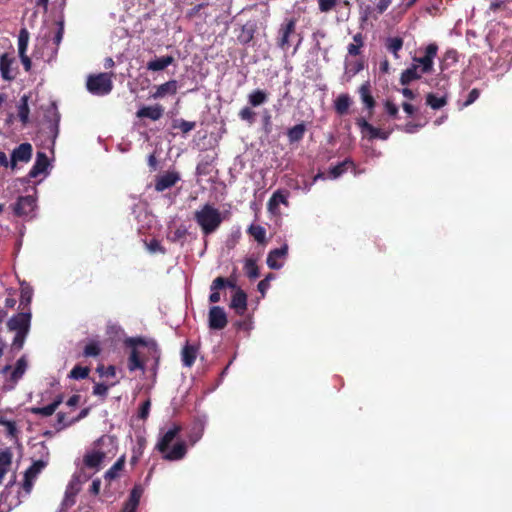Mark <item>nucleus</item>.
Segmentation results:
<instances>
[{"label": "nucleus", "mask_w": 512, "mask_h": 512, "mask_svg": "<svg viewBox=\"0 0 512 512\" xmlns=\"http://www.w3.org/2000/svg\"><path fill=\"white\" fill-rule=\"evenodd\" d=\"M125 345L131 348L128 358L129 371L143 370L145 363L140 357L137 347H146L152 357L158 359L160 356V349L154 339H147L144 337H130L125 340Z\"/></svg>", "instance_id": "nucleus-1"}, {"label": "nucleus", "mask_w": 512, "mask_h": 512, "mask_svg": "<svg viewBox=\"0 0 512 512\" xmlns=\"http://www.w3.org/2000/svg\"><path fill=\"white\" fill-rule=\"evenodd\" d=\"M182 427L178 424H173L171 428L166 431L156 444V449L163 454V458L168 461H177L185 457L187 447L185 442H177L172 449H170L171 442L181 432Z\"/></svg>", "instance_id": "nucleus-2"}, {"label": "nucleus", "mask_w": 512, "mask_h": 512, "mask_svg": "<svg viewBox=\"0 0 512 512\" xmlns=\"http://www.w3.org/2000/svg\"><path fill=\"white\" fill-rule=\"evenodd\" d=\"M31 317L32 315L30 311H23L13 315L7 321L8 330L16 333L12 341V348L17 351L23 348L25 340L29 334Z\"/></svg>", "instance_id": "nucleus-3"}, {"label": "nucleus", "mask_w": 512, "mask_h": 512, "mask_svg": "<svg viewBox=\"0 0 512 512\" xmlns=\"http://www.w3.org/2000/svg\"><path fill=\"white\" fill-rule=\"evenodd\" d=\"M194 220L204 235L214 233L221 225L223 218L221 212L211 204L203 205L194 212Z\"/></svg>", "instance_id": "nucleus-4"}, {"label": "nucleus", "mask_w": 512, "mask_h": 512, "mask_svg": "<svg viewBox=\"0 0 512 512\" xmlns=\"http://www.w3.org/2000/svg\"><path fill=\"white\" fill-rule=\"evenodd\" d=\"M113 74L99 73L89 75L86 82L87 90L97 96H104L109 94L113 89Z\"/></svg>", "instance_id": "nucleus-5"}, {"label": "nucleus", "mask_w": 512, "mask_h": 512, "mask_svg": "<svg viewBox=\"0 0 512 512\" xmlns=\"http://www.w3.org/2000/svg\"><path fill=\"white\" fill-rule=\"evenodd\" d=\"M297 19L286 18L279 26L277 31L276 44L283 50L287 51L290 47V38L296 34Z\"/></svg>", "instance_id": "nucleus-6"}, {"label": "nucleus", "mask_w": 512, "mask_h": 512, "mask_svg": "<svg viewBox=\"0 0 512 512\" xmlns=\"http://www.w3.org/2000/svg\"><path fill=\"white\" fill-rule=\"evenodd\" d=\"M356 125L361 131L362 138L369 141H373L375 139L387 140L390 136V131H384L380 128L374 127L363 117L356 119Z\"/></svg>", "instance_id": "nucleus-7"}, {"label": "nucleus", "mask_w": 512, "mask_h": 512, "mask_svg": "<svg viewBox=\"0 0 512 512\" xmlns=\"http://www.w3.org/2000/svg\"><path fill=\"white\" fill-rule=\"evenodd\" d=\"M438 46L435 43H430L425 49L423 57H414V62L418 63L419 70L423 74L432 72L434 65V58L437 56Z\"/></svg>", "instance_id": "nucleus-8"}, {"label": "nucleus", "mask_w": 512, "mask_h": 512, "mask_svg": "<svg viewBox=\"0 0 512 512\" xmlns=\"http://www.w3.org/2000/svg\"><path fill=\"white\" fill-rule=\"evenodd\" d=\"M46 465H47V463L45 461L37 460V461L33 462V464L26 469V471L24 473L23 484H22V487L26 493L29 494L31 492L35 479L37 478L39 473L42 471V469L46 467Z\"/></svg>", "instance_id": "nucleus-9"}, {"label": "nucleus", "mask_w": 512, "mask_h": 512, "mask_svg": "<svg viewBox=\"0 0 512 512\" xmlns=\"http://www.w3.org/2000/svg\"><path fill=\"white\" fill-rule=\"evenodd\" d=\"M14 64L15 58L8 53H3L0 56V74L3 80L11 82L16 78L18 68Z\"/></svg>", "instance_id": "nucleus-10"}, {"label": "nucleus", "mask_w": 512, "mask_h": 512, "mask_svg": "<svg viewBox=\"0 0 512 512\" xmlns=\"http://www.w3.org/2000/svg\"><path fill=\"white\" fill-rule=\"evenodd\" d=\"M33 148L28 142L20 144L11 153L10 166L15 169L18 162L28 163L32 157Z\"/></svg>", "instance_id": "nucleus-11"}, {"label": "nucleus", "mask_w": 512, "mask_h": 512, "mask_svg": "<svg viewBox=\"0 0 512 512\" xmlns=\"http://www.w3.org/2000/svg\"><path fill=\"white\" fill-rule=\"evenodd\" d=\"M209 327L214 330H222L226 327L228 320L224 309L220 306H212L208 314Z\"/></svg>", "instance_id": "nucleus-12"}, {"label": "nucleus", "mask_w": 512, "mask_h": 512, "mask_svg": "<svg viewBox=\"0 0 512 512\" xmlns=\"http://www.w3.org/2000/svg\"><path fill=\"white\" fill-rule=\"evenodd\" d=\"M36 206V200L33 196H20L13 206V212L16 216H27L33 212Z\"/></svg>", "instance_id": "nucleus-13"}, {"label": "nucleus", "mask_w": 512, "mask_h": 512, "mask_svg": "<svg viewBox=\"0 0 512 512\" xmlns=\"http://www.w3.org/2000/svg\"><path fill=\"white\" fill-rule=\"evenodd\" d=\"M230 308L239 316H243L247 311V294L241 288H237L230 302Z\"/></svg>", "instance_id": "nucleus-14"}, {"label": "nucleus", "mask_w": 512, "mask_h": 512, "mask_svg": "<svg viewBox=\"0 0 512 512\" xmlns=\"http://www.w3.org/2000/svg\"><path fill=\"white\" fill-rule=\"evenodd\" d=\"M359 94H360V98H361V101L363 102L364 106L366 107V109L369 111V117H371L372 113H373V109L375 108L376 106V101L371 93V85H370V82L369 81H366L364 82L360 87H359Z\"/></svg>", "instance_id": "nucleus-15"}, {"label": "nucleus", "mask_w": 512, "mask_h": 512, "mask_svg": "<svg viewBox=\"0 0 512 512\" xmlns=\"http://www.w3.org/2000/svg\"><path fill=\"white\" fill-rule=\"evenodd\" d=\"M179 180L180 176L177 172H167L156 179L155 190L163 192L164 190L173 187Z\"/></svg>", "instance_id": "nucleus-16"}, {"label": "nucleus", "mask_w": 512, "mask_h": 512, "mask_svg": "<svg viewBox=\"0 0 512 512\" xmlns=\"http://www.w3.org/2000/svg\"><path fill=\"white\" fill-rule=\"evenodd\" d=\"M288 253V246L284 245L280 248L271 250L267 256V265L270 269H280L283 263L279 262V259L285 258Z\"/></svg>", "instance_id": "nucleus-17"}, {"label": "nucleus", "mask_w": 512, "mask_h": 512, "mask_svg": "<svg viewBox=\"0 0 512 512\" xmlns=\"http://www.w3.org/2000/svg\"><path fill=\"white\" fill-rule=\"evenodd\" d=\"M144 493V488L141 484H135L132 488L128 500L125 502L123 508L130 512H136L140 499Z\"/></svg>", "instance_id": "nucleus-18"}, {"label": "nucleus", "mask_w": 512, "mask_h": 512, "mask_svg": "<svg viewBox=\"0 0 512 512\" xmlns=\"http://www.w3.org/2000/svg\"><path fill=\"white\" fill-rule=\"evenodd\" d=\"M163 113V106L155 104L153 106H143L137 111L136 115L138 118H149L153 121H157L163 116Z\"/></svg>", "instance_id": "nucleus-19"}, {"label": "nucleus", "mask_w": 512, "mask_h": 512, "mask_svg": "<svg viewBox=\"0 0 512 512\" xmlns=\"http://www.w3.org/2000/svg\"><path fill=\"white\" fill-rule=\"evenodd\" d=\"M49 165V160L44 152H37L36 161L28 173L29 178H36L45 172Z\"/></svg>", "instance_id": "nucleus-20"}, {"label": "nucleus", "mask_w": 512, "mask_h": 512, "mask_svg": "<svg viewBox=\"0 0 512 512\" xmlns=\"http://www.w3.org/2000/svg\"><path fill=\"white\" fill-rule=\"evenodd\" d=\"M178 90V83L176 80H169L156 88L151 97L154 99L163 98L166 95H175Z\"/></svg>", "instance_id": "nucleus-21"}, {"label": "nucleus", "mask_w": 512, "mask_h": 512, "mask_svg": "<svg viewBox=\"0 0 512 512\" xmlns=\"http://www.w3.org/2000/svg\"><path fill=\"white\" fill-rule=\"evenodd\" d=\"M26 369H27L26 358H25V356H21L17 360L15 368L10 375L9 380L12 382V385L9 387V390L13 389L15 384L23 377Z\"/></svg>", "instance_id": "nucleus-22"}, {"label": "nucleus", "mask_w": 512, "mask_h": 512, "mask_svg": "<svg viewBox=\"0 0 512 512\" xmlns=\"http://www.w3.org/2000/svg\"><path fill=\"white\" fill-rule=\"evenodd\" d=\"M421 74L419 66L414 63L401 73L400 83L403 86L409 85L412 81L420 79Z\"/></svg>", "instance_id": "nucleus-23"}, {"label": "nucleus", "mask_w": 512, "mask_h": 512, "mask_svg": "<svg viewBox=\"0 0 512 512\" xmlns=\"http://www.w3.org/2000/svg\"><path fill=\"white\" fill-rule=\"evenodd\" d=\"M13 454L9 448L0 450V484L12 464Z\"/></svg>", "instance_id": "nucleus-24"}, {"label": "nucleus", "mask_w": 512, "mask_h": 512, "mask_svg": "<svg viewBox=\"0 0 512 512\" xmlns=\"http://www.w3.org/2000/svg\"><path fill=\"white\" fill-rule=\"evenodd\" d=\"M174 58L170 55L155 58L147 63V69L150 71H161L173 64Z\"/></svg>", "instance_id": "nucleus-25"}, {"label": "nucleus", "mask_w": 512, "mask_h": 512, "mask_svg": "<svg viewBox=\"0 0 512 512\" xmlns=\"http://www.w3.org/2000/svg\"><path fill=\"white\" fill-rule=\"evenodd\" d=\"M79 489L76 484L70 482L66 488L64 499L61 503V510H67L75 504V497Z\"/></svg>", "instance_id": "nucleus-26"}, {"label": "nucleus", "mask_w": 512, "mask_h": 512, "mask_svg": "<svg viewBox=\"0 0 512 512\" xmlns=\"http://www.w3.org/2000/svg\"><path fill=\"white\" fill-rule=\"evenodd\" d=\"M351 105V98L348 94H340L334 101V109L337 114L343 116L349 111Z\"/></svg>", "instance_id": "nucleus-27"}, {"label": "nucleus", "mask_w": 512, "mask_h": 512, "mask_svg": "<svg viewBox=\"0 0 512 512\" xmlns=\"http://www.w3.org/2000/svg\"><path fill=\"white\" fill-rule=\"evenodd\" d=\"M306 125L302 122L287 130V138L289 143L293 144L303 139L306 133Z\"/></svg>", "instance_id": "nucleus-28"}, {"label": "nucleus", "mask_w": 512, "mask_h": 512, "mask_svg": "<svg viewBox=\"0 0 512 512\" xmlns=\"http://www.w3.org/2000/svg\"><path fill=\"white\" fill-rule=\"evenodd\" d=\"M181 356L183 365L186 367H191L197 358V348L193 345L186 344L182 348Z\"/></svg>", "instance_id": "nucleus-29"}, {"label": "nucleus", "mask_w": 512, "mask_h": 512, "mask_svg": "<svg viewBox=\"0 0 512 512\" xmlns=\"http://www.w3.org/2000/svg\"><path fill=\"white\" fill-rule=\"evenodd\" d=\"M105 453L101 451H93L84 456L83 462L88 468H98L105 458Z\"/></svg>", "instance_id": "nucleus-30"}, {"label": "nucleus", "mask_w": 512, "mask_h": 512, "mask_svg": "<svg viewBox=\"0 0 512 512\" xmlns=\"http://www.w3.org/2000/svg\"><path fill=\"white\" fill-rule=\"evenodd\" d=\"M349 167L354 168V162L351 159L347 158L329 169L330 178L337 179L338 177L343 175Z\"/></svg>", "instance_id": "nucleus-31"}, {"label": "nucleus", "mask_w": 512, "mask_h": 512, "mask_svg": "<svg viewBox=\"0 0 512 512\" xmlns=\"http://www.w3.org/2000/svg\"><path fill=\"white\" fill-rule=\"evenodd\" d=\"M204 432V422L201 420L194 421L190 431L188 433V439L191 445H194L197 441H199Z\"/></svg>", "instance_id": "nucleus-32"}, {"label": "nucleus", "mask_w": 512, "mask_h": 512, "mask_svg": "<svg viewBox=\"0 0 512 512\" xmlns=\"http://www.w3.org/2000/svg\"><path fill=\"white\" fill-rule=\"evenodd\" d=\"M404 41L401 37H389L385 42L386 49L393 54L395 59H399V51L402 49Z\"/></svg>", "instance_id": "nucleus-33"}, {"label": "nucleus", "mask_w": 512, "mask_h": 512, "mask_svg": "<svg viewBox=\"0 0 512 512\" xmlns=\"http://www.w3.org/2000/svg\"><path fill=\"white\" fill-rule=\"evenodd\" d=\"M267 100H268V93L266 91H264V90H261V89L253 90L248 95V103L252 107H258V106L266 103Z\"/></svg>", "instance_id": "nucleus-34"}, {"label": "nucleus", "mask_w": 512, "mask_h": 512, "mask_svg": "<svg viewBox=\"0 0 512 512\" xmlns=\"http://www.w3.org/2000/svg\"><path fill=\"white\" fill-rule=\"evenodd\" d=\"M125 465V456H121L106 472L105 479L106 480H114L119 476V472L123 470Z\"/></svg>", "instance_id": "nucleus-35"}, {"label": "nucleus", "mask_w": 512, "mask_h": 512, "mask_svg": "<svg viewBox=\"0 0 512 512\" xmlns=\"http://www.w3.org/2000/svg\"><path fill=\"white\" fill-rule=\"evenodd\" d=\"M279 204L288 205V200H287V194L283 193L280 190H277L276 192L273 193V195L271 196V198L268 201V209L270 211H273L274 209H276L279 206Z\"/></svg>", "instance_id": "nucleus-36"}, {"label": "nucleus", "mask_w": 512, "mask_h": 512, "mask_svg": "<svg viewBox=\"0 0 512 512\" xmlns=\"http://www.w3.org/2000/svg\"><path fill=\"white\" fill-rule=\"evenodd\" d=\"M29 97L27 95H23L20 99V103L18 105V117L22 124H26L29 118V105H28Z\"/></svg>", "instance_id": "nucleus-37"}, {"label": "nucleus", "mask_w": 512, "mask_h": 512, "mask_svg": "<svg viewBox=\"0 0 512 512\" xmlns=\"http://www.w3.org/2000/svg\"><path fill=\"white\" fill-rule=\"evenodd\" d=\"M244 271L246 276L251 280H254L260 276V271L256 260L252 258L246 259L244 264Z\"/></svg>", "instance_id": "nucleus-38"}, {"label": "nucleus", "mask_w": 512, "mask_h": 512, "mask_svg": "<svg viewBox=\"0 0 512 512\" xmlns=\"http://www.w3.org/2000/svg\"><path fill=\"white\" fill-rule=\"evenodd\" d=\"M256 31L255 25L251 24H245L242 26L241 33L238 36V40L242 44H248L250 43L253 38Z\"/></svg>", "instance_id": "nucleus-39"}, {"label": "nucleus", "mask_w": 512, "mask_h": 512, "mask_svg": "<svg viewBox=\"0 0 512 512\" xmlns=\"http://www.w3.org/2000/svg\"><path fill=\"white\" fill-rule=\"evenodd\" d=\"M353 43H350L347 47L348 54L350 56H357L361 53V48L364 46L363 36L361 33H357L353 36Z\"/></svg>", "instance_id": "nucleus-40"}, {"label": "nucleus", "mask_w": 512, "mask_h": 512, "mask_svg": "<svg viewBox=\"0 0 512 512\" xmlns=\"http://www.w3.org/2000/svg\"><path fill=\"white\" fill-rule=\"evenodd\" d=\"M426 104L434 110L440 109L447 104V97H438L433 93H428L426 96Z\"/></svg>", "instance_id": "nucleus-41"}, {"label": "nucleus", "mask_w": 512, "mask_h": 512, "mask_svg": "<svg viewBox=\"0 0 512 512\" xmlns=\"http://www.w3.org/2000/svg\"><path fill=\"white\" fill-rule=\"evenodd\" d=\"M247 232L260 244H263L266 240V230L260 225H250Z\"/></svg>", "instance_id": "nucleus-42"}, {"label": "nucleus", "mask_w": 512, "mask_h": 512, "mask_svg": "<svg viewBox=\"0 0 512 512\" xmlns=\"http://www.w3.org/2000/svg\"><path fill=\"white\" fill-rule=\"evenodd\" d=\"M363 69H364V61L363 60L347 62L346 63L345 75L348 76V81L351 78H353L355 75H357Z\"/></svg>", "instance_id": "nucleus-43"}, {"label": "nucleus", "mask_w": 512, "mask_h": 512, "mask_svg": "<svg viewBox=\"0 0 512 512\" xmlns=\"http://www.w3.org/2000/svg\"><path fill=\"white\" fill-rule=\"evenodd\" d=\"M0 425L6 428V434L8 437L12 439H16L18 437L19 430L15 421L7 420L6 418L0 416Z\"/></svg>", "instance_id": "nucleus-44"}, {"label": "nucleus", "mask_w": 512, "mask_h": 512, "mask_svg": "<svg viewBox=\"0 0 512 512\" xmlns=\"http://www.w3.org/2000/svg\"><path fill=\"white\" fill-rule=\"evenodd\" d=\"M102 349L100 346V343L95 340L89 341L83 350V356L84 357H97L100 355Z\"/></svg>", "instance_id": "nucleus-45"}, {"label": "nucleus", "mask_w": 512, "mask_h": 512, "mask_svg": "<svg viewBox=\"0 0 512 512\" xmlns=\"http://www.w3.org/2000/svg\"><path fill=\"white\" fill-rule=\"evenodd\" d=\"M237 289L236 280L232 278L216 277L213 280V289H224V288Z\"/></svg>", "instance_id": "nucleus-46"}, {"label": "nucleus", "mask_w": 512, "mask_h": 512, "mask_svg": "<svg viewBox=\"0 0 512 512\" xmlns=\"http://www.w3.org/2000/svg\"><path fill=\"white\" fill-rule=\"evenodd\" d=\"M90 368L76 365L69 373V378L74 380L86 379L89 375Z\"/></svg>", "instance_id": "nucleus-47"}, {"label": "nucleus", "mask_w": 512, "mask_h": 512, "mask_svg": "<svg viewBox=\"0 0 512 512\" xmlns=\"http://www.w3.org/2000/svg\"><path fill=\"white\" fill-rule=\"evenodd\" d=\"M29 42V32L23 28L19 32L18 36V53L25 54L27 52Z\"/></svg>", "instance_id": "nucleus-48"}, {"label": "nucleus", "mask_w": 512, "mask_h": 512, "mask_svg": "<svg viewBox=\"0 0 512 512\" xmlns=\"http://www.w3.org/2000/svg\"><path fill=\"white\" fill-rule=\"evenodd\" d=\"M172 126L173 128H179L183 134H187L196 127V122L179 119L175 120Z\"/></svg>", "instance_id": "nucleus-49"}, {"label": "nucleus", "mask_w": 512, "mask_h": 512, "mask_svg": "<svg viewBox=\"0 0 512 512\" xmlns=\"http://www.w3.org/2000/svg\"><path fill=\"white\" fill-rule=\"evenodd\" d=\"M238 116L241 120L253 124L255 122L256 112H254L251 107L245 106L239 111Z\"/></svg>", "instance_id": "nucleus-50"}, {"label": "nucleus", "mask_w": 512, "mask_h": 512, "mask_svg": "<svg viewBox=\"0 0 512 512\" xmlns=\"http://www.w3.org/2000/svg\"><path fill=\"white\" fill-rule=\"evenodd\" d=\"M317 2L320 12L328 13L336 8L339 0H317Z\"/></svg>", "instance_id": "nucleus-51"}, {"label": "nucleus", "mask_w": 512, "mask_h": 512, "mask_svg": "<svg viewBox=\"0 0 512 512\" xmlns=\"http://www.w3.org/2000/svg\"><path fill=\"white\" fill-rule=\"evenodd\" d=\"M55 411L54 406H51L50 404L44 407L31 408V413L45 417L51 416Z\"/></svg>", "instance_id": "nucleus-52"}, {"label": "nucleus", "mask_w": 512, "mask_h": 512, "mask_svg": "<svg viewBox=\"0 0 512 512\" xmlns=\"http://www.w3.org/2000/svg\"><path fill=\"white\" fill-rule=\"evenodd\" d=\"M109 386L104 383H96L93 387V394L101 397L104 401L108 395Z\"/></svg>", "instance_id": "nucleus-53"}, {"label": "nucleus", "mask_w": 512, "mask_h": 512, "mask_svg": "<svg viewBox=\"0 0 512 512\" xmlns=\"http://www.w3.org/2000/svg\"><path fill=\"white\" fill-rule=\"evenodd\" d=\"M274 279V274L273 273H269L268 275H266V277L264 279H262L258 285H257V289L258 291L262 294V296L265 295L266 291L268 290V288L270 287V281Z\"/></svg>", "instance_id": "nucleus-54"}, {"label": "nucleus", "mask_w": 512, "mask_h": 512, "mask_svg": "<svg viewBox=\"0 0 512 512\" xmlns=\"http://www.w3.org/2000/svg\"><path fill=\"white\" fill-rule=\"evenodd\" d=\"M384 107H385L386 113L390 117H392L393 119H396L398 117L399 110L395 103H393L390 100H386L384 103Z\"/></svg>", "instance_id": "nucleus-55"}, {"label": "nucleus", "mask_w": 512, "mask_h": 512, "mask_svg": "<svg viewBox=\"0 0 512 512\" xmlns=\"http://www.w3.org/2000/svg\"><path fill=\"white\" fill-rule=\"evenodd\" d=\"M73 423H70V421H66V414L63 413V412H59L57 414V424L55 426L56 430L57 431H60L70 425H72Z\"/></svg>", "instance_id": "nucleus-56"}, {"label": "nucleus", "mask_w": 512, "mask_h": 512, "mask_svg": "<svg viewBox=\"0 0 512 512\" xmlns=\"http://www.w3.org/2000/svg\"><path fill=\"white\" fill-rule=\"evenodd\" d=\"M150 407H151V401L149 399H147L146 401H144L141 404V406L139 408V412H138V417L140 419L145 420L149 415Z\"/></svg>", "instance_id": "nucleus-57"}, {"label": "nucleus", "mask_w": 512, "mask_h": 512, "mask_svg": "<svg viewBox=\"0 0 512 512\" xmlns=\"http://www.w3.org/2000/svg\"><path fill=\"white\" fill-rule=\"evenodd\" d=\"M147 247H148V250L152 253H155V252L164 253L165 252V249L162 247L161 243L156 239H152L147 244Z\"/></svg>", "instance_id": "nucleus-58"}, {"label": "nucleus", "mask_w": 512, "mask_h": 512, "mask_svg": "<svg viewBox=\"0 0 512 512\" xmlns=\"http://www.w3.org/2000/svg\"><path fill=\"white\" fill-rule=\"evenodd\" d=\"M391 4L392 0H378L375 6V10L378 14H383Z\"/></svg>", "instance_id": "nucleus-59"}, {"label": "nucleus", "mask_w": 512, "mask_h": 512, "mask_svg": "<svg viewBox=\"0 0 512 512\" xmlns=\"http://www.w3.org/2000/svg\"><path fill=\"white\" fill-rule=\"evenodd\" d=\"M480 96V91L477 89V88H473L468 96H467V99L466 101L464 102V106H469L471 105L472 103H474Z\"/></svg>", "instance_id": "nucleus-60"}, {"label": "nucleus", "mask_w": 512, "mask_h": 512, "mask_svg": "<svg viewBox=\"0 0 512 512\" xmlns=\"http://www.w3.org/2000/svg\"><path fill=\"white\" fill-rule=\"evenodd\" d=\"M59 121H60V115L57 111L54 112V120L50 125V130L53 132L54 137L57 136L59 132Z\"/></svg>", "instance_id": "nucleus-61"}, {"label": "nucleus", "mask_w": 512, "mask_h": 512, "mask_svg": "<svg viewBox=\"0 0 512 512\" xmlns=\"http://www.w3.org/2000/svg\"><path fill=\"white\" fill-rule=\"evenodd\" d=\"M19 57H20L22 65L24 67V70L26 72H29L32 68V61H31L30 57L26 53L20 54Z\"/></svg>", "instance_id": "nucleus-62"}, {"label": "nucleus", "mask_w": 512, "mask_h": 512, "mask_svg": "<svg viewBox=\"0 0 512 512\" xmlns=\"http://www.w3.org/2000/svg\"><path fill=\"white\" fill-rule=\"evenodd\" d=\"M210 289H211V294L209 295V301L211 303H218L221 299L220 292H219L221 289H213V283L211 284Z\"/></svg>", "instance_id": "nucleus-63"}, {"label": "nucleus", "mask_w": 512, "mask_h": 512, "mask_svg": "<svg viewBox=\"0 0 512 512\" xmlns=\"http://www.w3.org/2000/svg\"><path fill=\"white\" fill-rule=\"evenodd\" d=\"M63 34H64V28H63V26L61 25V26L57 29V31H56V33H55V35H54V38H53V42L55 43V45H56V46H58V45L61 43V41H62V39H63Z\"/></svg>", "instance_id": "nucleus-64"}]
</instances>
